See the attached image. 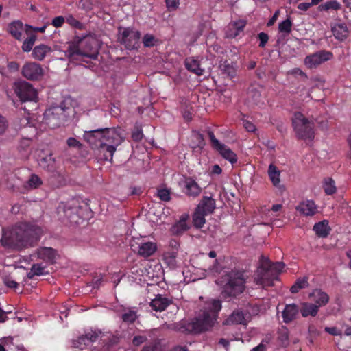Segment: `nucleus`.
Instances as JSON below:
<instances>
[{
  "label": "nucleus",
  "instance_id": "nucleus-31",
  "mask_svg": "<svg viewBox=\"0 0 351 351\" xmlns=\"http://www.w3.org/2000/svg\"><path fill=\"white\" fill-rule=\"evenodd\" d=\"M219 68L221 74L226 77L232 79L236 75V69L233 62L230 63L225 60L219 64Z\"/></svg>",
  "mask_w": 351,
  "mask_h": 351
},
{
  "label": "nucleus",
  "instance_id": "nucleus-28",
  "mask_svg": "<svg viewBox=\"0 0 351 351\" xmlns=\"http://www.w3.org/2000/svg\"><path fill=\"white\" fill-rule=\"evenodd\" d=\"M223 324H246V320L243 311L236 310L229 315L228 319H225Z\"/></svg>",
  "mask_w": 351,
  "mask_h": 351
},
{
  "label": "nucleus",
  "instance_id": "nucleus-14",
  "mask_svg": "<svg viewBox=\"0 0 351 351\" xmlns=\"http://www.w3.org/2000/svg\"><path fill=\"white\" fill-rule=\"evenodd\" d=\"M332 53L330 51L321 50L305 58L304 63L308 69L316 68L319 64L330 60Z\"/></svg>",
  "mask_w": 351,
  "mask_h": 351
},
{
  "label": "nucleus",
  "instance_id": "nucleus-32",
  "mask_svg": "<svg viewBox=\"0 0 351 351\" xmlns=\"http://www.w3.org/2000/svg\"><path fill=\"white\" fill-rule=\"evenodd\" d=\"M138 311L136 308L130 307L124 309L121 315V320L126 324H132L138 319Z\"/></svg>",
  "mask_w": 351,
  "mask_h": 351
},
{
  "label": "nucleus",
  "instance_id": "nucleus-49",
  "mask_svg": "<svg viewBox=\"0 0 351 351\" xmlns=\"http://www.w3.org/2000/svg\"><path fill=\"white\" fill-rule=\"evenodd\" d=\"M66 21L71 26L82 29L84 27V25L79 21L75 19L73 16L70 15L66 18Z\"/></svg>",
  "mask_w": 351,
  "mask_h": 351
},
{
  "label": "nucleus",
  "instance_id": "nucleus-24",
  "mask_svg": "<svg viewBox=\"0 0 351 351\" xmlns=\"http://www.w3.org/2000/svg\"><path fill=\"white\" fill-rule=\"evenodd\" d=\"M331 31L335 38L339 40L346 39L349 34L348 28L344 23H337L332 26Z\"/></svg>",
  "mask_w": 351,
  "mask_h": 351
},
{
  "label": "nucleus",
  "instance_id": "nucleus-37",
  "mask_svg": "<svg viewBox=\"0 0 351 351\" xmlns=\"http://www.w3.org/2000/svg\"><path fill=\"white\" fill-rule=\"evenodd\" d=\"M308 286V278L304 277L302 278H297L294 284L291 287L290 291L292 293H297L298 291L302 289L306 288Z\"/></svg>",
  "mask_w": 351,
  "mask_h": 351
},
{
  "label": "nucleus",
  "instance_id": "nucleus-29",
  "mask_svg": "<svg viewBox=\"0 0 351 351\" xmlns=\"http://www.w3.org/2000/svg\"><path fill=\"white\" fill-rule=\"evenodd\" d=\"M51 51V48L49 46L41 44L36 46L32 49V56L34 59L38 61H42L45 58L47 53Z\"/></svg>",
  "mask_w": 351,
  "mask_h": 351
},
{
  "label": "nucleus",
  "instance_id": "nucleus-53",
  "mask_svg": "<svg viewBox=\"0 0 351 351\" xmlns=\"http://www.w3.org/2000/svg\"><path fill=\"white\" fill-rule=\"evenodd\" d=\"M258 38L260 40L258 46L261 48H263L268 42L269 36L265 32H261L258 34Z\"/></svg>",
  "mask_w": 351,
  "mask_h": 351
},
{
  "label": "nucleus",
  "instance_id": "nucleus-22",
  "mask_svg": "<svg viewBox=\"0 0 351 351\" xmlns=\"http://www.w3.org/2000/svg\"><path fill=\"white\" fill-rule=\"evenodd\" d=\"M157 251V245L153 242L141 243L138 245V254L143 258H148Z\"/></svg>",
  "mask_w": 351,
  "mask_h": 351
},
{
  "label": "nucleus",
  "instance_id": "nucleus-40",
  "mask_svg": "<svg viewBox=\"0 0 351 351\" xmlns=\"http://www.w3.org/2000/svg\"><path fill=\"white\" fill-rule=\"evenodd\" d=\"M64 217L70 223H78V215L76 208H67L64 209Z\"/></svg>",
  "mask_w": 351,
  "mask_h": 351
},
{
  "label": "nucleus",
  "instance_id": "nucleus-10",
  "mask_svg": "<svg viewBox=\"0 0 351 351\" xmlns=\"http://www.w3.org/2000/svg\"><path fill=\"white\" fill-rule=\"evenodd\" d=\"M99 334L100 332L88 329L84 332V334L72 341V346L80 350L88 349L93 343L97 341Z\"/></svg>",
  "mask_w": 351,
  "mask_h": 351
},
{
  "label": "nucleus",
  "instance_id": "nucleus-55",
  "mask_svg": "<svg viewBox=\"0 0 351 351\" xmlns=\"http://www.w3.org/2000/svg\"><path fill=\"white\" fill-rule=\"evenodd\" d=\"M246 25V21L244 20H239L237 21L233 22L230 25H231L232 27H234L235 29L237 30V32H242L244 27Z\"/></svg>",
  "mask_w": 351,
  "mask_h": 351
},
{
  "label": "nucleus",
  "instance_id": "nucleus-64",
  "mask_svg": "<svg viewBox=\"0 0 351 351\" xmlns=\"http://www.w3.org/2000/svg\"><path fill=\"white\" fill-rule=\"evenodd\" d=\"M221 168L218 165H215L211 167L210 174L211 175H219L221 173Z\"/></svg>",
  "mask_w": 351,
  "mask_h": 351
},
{
  "label": "nucleus",
  "instance_id": "nucleus-54",
  "mask_svg": "<svg viewBox=\"0 0 351 351\" xmlns=\"http://www.w3.org/2000/svg\"><path fill=\"white\" fill-rule=\"evenodd\" d=\"M147 341V337L138 335V336L134 337L133 340H132V343H133V345L134 346H139L143 344Z\"/></svg>",
  "mask_w": 351,
  "mask_h": 351
},
{
  "label": "nucleus",
  "instance_id": "nucleus-16",
  "mask_svg": "<svg viewBox=\"0 0 351 351\" xmlns=\"http://www.w3.org/2000/svg\"><path fill=\"white\" fill-rule=\"evenodd\" d=\"M172 304V299L168 298L163 295H156L154 299L151 300L149 306L154 311L162 312Z\"/></svg>",
  "mask_w": 351,
  "mask_h": 351
},
{
  "label": "nucleus",
  "instance_id": "nucleus-26",
  "mask_svg": "<svg viewBox=\"0 0 351 351\" xmlns=\"http://www.w3.org/2000/svg\"><path fill=\"white\" fill-rule=\"evenodd\" d=\"M56 252L51 247H41L38 251V256L46 263H53L56 259Z\"/></svg>",
  "mask_w": 351,
  "mask_h": 351
},
{
  "label": "nucleus",
  "instance_id": "nucleus-58",
  "mask_svg": "<svg viewBox=\"0 0 351 351\" xmlns=\"http://www.w3.org/2000/svg\"><path fill=\"white\" fill-rule=\"evenodd\" d=\"M169 10H175L179 5V0H165Z\"/></svg>",
  "mask_w": 351,
  "mask_h": 351
},
{
  "label": "nucleus",
  "instance_id": "nucleus-3",
  "mask_svg": "<svg viewBox=\"0 0 351 351\" xmlns=\"http://www.w3.org/2000/svg\"><path fill=\"white\" fill-rule=\"evenodd\" d=\"M221 308L219 300L213 299L206 303L202 313L195 319L188 321L182 320L177 324V330L180 332L199 334L212 328Z\"/></svg>",
  "mask_w": 351,
  "mask_h": 351
},
{
  "label": "nucleus",
  "instance_id": "nucleus-36",
  "mask_svg": "<svg viewBox=\"0 0 351 351\" xmlns=\"http://www.w3.org/2000/svg\"><path fill=\"white\" fill-rule=\"evenodd\" d=\"M324 191L325 194L328 195H332L336 192V186L335 185V181L332 178L328 177L325 178L323 185Z\"/></svg>",
  "mask_w": 351,
  "mask_h": 351
},
{
  "label": "nucleus",
  "instance_id": "nucleus-44",
  "mask_svg": "<svg viewBox=\"0 0 351 351\" xmlns=\"http://www.w3.org/2000/svg\"><path fill=\"white\" fill-rule=\"evenodd\" d=\"M131 138L134 142H140L143 138V132L142 131L141 126L136 124L133 130H132Z\"/></svg>",
  "mask_w": 351,
  "mask_h": 351
},
{
  "label": "nucleus",
  "instance_id": "nucleus-34",
  "mask_svg": "<svg viewBox=\"0 0 351 351\" xmlns=\"http://www.w3.org/2000/svg\"><path fill=\"white\" fill-rule=\"evenodd\" d=\"M267 173L273 186H278L280 182V171L278 169L277 167L273 164L269 165Z\"/></svg>",
  "mask_w": 351,
  "mask_h": 351
},
{
  "label": "nucleus",
  "instance_id": "nucleus-61",
  "mask_svg": "<svg viewBox=\"0 0 351 351\" xmlns=\"http://www.w3.org/2000/svg\"><path fill=\"white\" fill-rule=\"evenodd\" d=\"M32 140L30 138H24L20 143V147L23 150H26L31 145Z\"/></svg>",
  "mask_w": 351,
  "mask_h": 351
},
{
  "label": "nucleus",
  "instance_id": "nucleus-20",
  "mask_svg": "<svg viewBox=\"0 0 351 351\" xmlns=\"http://www.w3.org/2000/svg\"><path fill=\"white\" fill-rule=\"evenodd\" d=\"M188 215H182L179 221L171 228V232L173 235H182L190 228L187 224Z\"/></svg>",
  "mask_w": 351,
  "mask_h": 351
},
{
  "label": "nucleus",
  "instance_id": "nucleus-21",
  "mask_svg": "<svg viewBox=\"0 0 351 351\" xmlns=\"http://www.w3.org/2000/svg\"><path fill=\"white\" fill-rule=\"evenodd\" d=\"M184 65L186 69L199 75H203L204 70L200 67L199 61L194 57H188L184 60Z\"/></svg>",
  "mask_w": 351,
  "mask_h": 351
},
{
  "label": "nucleus",
  "instance_id": "nucleus-33",
  "mask_svg": "<svg viewBox=\"0 0 351 351\" xmlns=\"http://www.w3.org/2000/svg\"><path fill=\"white\" fill-rule=\"evenodd\" d=\"M25 26L20 21H13L9 25V32L16 40L21 39L22 31L24 30Z\"/></svg>",
  "mask_w": 351,
  "mask_h": 351
},
{
  "label": "nucleus",
  "instance_id": "nucleus-47",
  "mask_svg": "<svg viewBox=\"0 0 351 351\" xmlns=\"http://www.w3.org/2000/svg\"><path fill=\"white\" fill-rule=\"evenodd\" d=\"M248 97L252 98L254 103L258 102V99L261 97V93L255 87H250L247 91Z\"/></svg>",
  "mask_w": 351,
  "mask_h": 351
},
{
  "label": "nucleus",
  "instance_id": "nucleus-15",
  "mask_svg": "<svg viewBox=\"0 0 351 351\" xmlns=\"http://www.w3.org/2000/svg\"><path fill=\"white\" fill-rule=\"evenodd\" d=\"M182 191L188 197L196 198L202 193V188L193 177H185Z\"/></svg>",
  "mask_w": 351,
  "mask_h": 351
},
{
  "label": "nucleus",
  "instance_id": "nucleus-18",
  "mask_svg": "<svg viewBox=\"0 0 351 351\" xmlns=\"http://www.w3.org/2000/svg\"><path fill=\"white\" fill-rule=\"evenodd\" d=\"M298 312H300V307L295 304H287L282 312L283 322L289 324L295 320Z\"/></svg>",
  "mask_w": 351,
  "mask_h": 351
},
{
  "label": "nucleus",
  "instance_id": "nucleus-42",
  "mask_svg": "<svg viewBox=\"0 0 351 351\" xmlns=\"http://www.w3.org/2000/svg\"><path fill=\"white\" fill-rule=\"evenodd\" d=\"M37 38V36L34 34H31L29 37H27L23 43L22 50L24 52H29L32 50V47L34 45Z\"/></svg>",
  "mask_w": 351,
  "mask_h": 351
},
{
  "label": "nucleus",
  "instance_id": "nucleus-63",
  "mask_svg": "<svg viewBox=\"0 0 351 351\" xmlns=\"http://www.w3.org/2000/svg\"><path fill=\"white\" fill-rule=\"evenodd\" d=\"M239 33L240 32H237L234 27H232L231 25H230L227 32V36L230 38H235L239 34Z\"/></svg>",
  "mask_w": 351,
  "mask_h": 351
},
{
  "label": "nucleus",
  "instance_id": "nucleus-27",
  "mask_svg": "<svg viewBox=\"0 0 351 351\" xmlns=\"http://www.w3.org/2000/svg\"><path fill=\"white\" fill-rule=\"evenodd\" d=\"M330 230H331L327 220L317 222L313 226V231L315 232V234L319 238L327 237L329 235Z\"/></svg>",
  "mask_w": 351,
  "mask_h": 351
},
{
  "label": "nucleus",
  "instance_id": "nucleus-13",
  "mask_svg": "<svg viewBox=\"0 0 351 351\" xmlns=\"http://www.w3.org/2000/svg\"><path fill=\"white\" fill-rule=\"evenodd\" d=\"M21 74L29 80L38 81L44 75V70L39 64L30 62L23 65Z\"/></svg>",
  "mask_w": 351,
  "mask_h": 351
},
{
  "label": "nucleus",
  "instance_id": "nucleus-52",
  "mask_svg": "<svg viewBox=\"0 0 351 351\" xmlns=\"http://www.w3.org/2000/svg\"><path fill=\"white\" fill-rule=\"evenodd\" d=\"M141 351H162L158 342L154 341L149 345L145 346Z\"/></svg>",
  "mask_w": 351,
  "mask_h": 351
},
{
  "label": "nucleus",
  "instance_id": "nucleus-57",
  "mask_svg": "<svg viewBox=\"0 0 351 351\" xmlns=\"http://www.w3.org/2000/svg\"><path fill=\"white\" fill-rule=\"evenodd\" d=\"M176 252H172L168 254V256L166 257V259L167 260V263L169 265H171L172 267H175L176 265Z\"/></svg>",
  "mask_w": 351,
  "mask_h": 351
},
{
  "label": "nucleus",
  "instance_id": "nucleus-50",
  "mask_svg": "<svg viewBox=\"0 0 351 351\" xmlns=\"http://www.w3.org/2000/svg\"><path fill=\"white\" fill-rule=\"evenodd\" d=\"M47 28V25H45L42 27H33L30 25L26 24L25 25L24 31L27 34H29L31 31L34 32H39L41 33H44L45 32V29Z\"/></svg>",
  "mask_w": 351,
  "mask_h": 351
},
{
  "label": "nucleus",
  "instance_id": "nucleus-2",
  "mask_svg": "<svg viewBox=\"0 0 351 351\" xmlns=\"http://www.w3.org/2000/svg\"><path fill=\"white\" fill-rule=\"evenodd\" d=\"M42 230L38 226L27 222L17 223L12 230L3 232L1 243L3 247L21 249L33 247L39 241Z\"/></svg>",
  "mask_w": 351,
  "mask_h": 351
},
{
  "label": "nucleus",
  "instance_id": "nucleus-7",
  "mask_svg": "<svg viewBox=\"0 0 351 351\" xmlns=\"http://www.w3.org/2000/svg\"><path fill=\"white\" fill-rule=\"evenodd\" d=\"M245 276L243 271H231L228 274L223 294L236 297L243 293L245 288Z\"/></svg>",
  "mask_w": 351,
  "mask_h": 351
},
{
  "label": "nucleus",
  "instance_id": "nucleus-51",
  "mask_svg": "<svg viewBox=\"0 0 351 351\" xmlns=\"http://www.w3.org/2000/svg\"><path fill=\"white\" fill-rule=\"evenodd\" d=\"M208 136H209L210 144H211L213 149H215V148L224 145V144L221 143V142H219V141L216 138L213 132L209 131Z\"/></svg>",
  "mask_w": 351,
  "mask_h": 351
},
{
  "label": "nucleus",
  "instance_id": "nucleus-30",
  "mask_svg": "<svg viewBox=\"0 0 351 351\" xmlns=\"http://www.w3.org/2000/svg\"><path fill=\"white\" fill-rule=\"evenodd\" d=\"M319 306L313 303H302L301 308H300V312L301 313V315L304 317H306L307 316H313L315 317L317 312H319Z\"/></svg>",
  "mask_w": 351,
  "mask_h": 351
},
{
  "label": "nucleus",
  "instance_id": "nucleus-11",
  "mask_svg": "<svg viewBox=\"0 0 351 351\" xmlns=\"http://www.w3.org/2000/svg\"><path fill=\"white\" fill-rule=\"evenodd\" d=\"M39 166L53 173V177H58V184L62 186L65 183L64 173L58 171V163L51 154L45 157H41L38 161Z\"/></svg>",
  "mask_w": 351,
  "mask_h": 351
},
{
  "label": "nucleus",
  "instance_id": "nucleus-19",
  "mask_svg": "<svg viewBox=\"0 0 351 351\" xmlns=\"http://www.w3.org/2000/svg\"><path fill=\"white\" fill-rule=\"evenodd\" d=\"M296 210L305 216H313L317 211L315 202L311 200L300 202L296 206Z\"/></svg>",
  "mask_w": 351,
  "mask_h": 351
},
{
  "label": "nucleus",
  "instance_id": "nucleus-1",
  "mask_svg": "<svg viewBox=\"0 0 351 351\" xmlns=\"http://www.w3.org/2000/svg\"><path fill=\"white\" fill-rule=\"evenodd\" d=\"M84 139L91 146L93 149H98L103 154L102 160H112L117 146L124 141L121 129L118 128H106L86 131Z\"/></svg>",
  "mask_w": 351,
  "mask_h": 351
},
{
  "label": "nucleus",
  "instance_id": "nucleus-4",
  "mask_svg": "<svg viewBox=\"0 0 351 351\" xmlns=\"http://www.w3.org/2000/svg\"><path fill=\"white\" fill-rule=\"evenodd\" d=\"M68 47L64 51L65 57L69 62L80 60V57L97 60L99 53V41L91 36H75L67 42Z\"/></svg>",
  "mask_w": 351,
  "mask_h": 351
},
{
  "label": "nucleus",
  "instance_id": "nucleus-46",
  "mask_svg": "<svg viewBox=\"0 0 351 351\" xmlns=\"http://www.w3.org/2000/svg\"><path fill=\"white\" fill-rule=\"evenodd\" d=\"M156 40L152 34H146L143 38V43L146 47H151L155 45Z\"/></svg>",
  "mask_w": 351,
  "mask_h": 351
},
{
  "label": "nucleus",
  "instance_id": "nucleus-60",
  "mask_svg": "<svg viewBox=\"0 0 351 351\" xmlns=\"http://www.w3.org/2000/svg\"><path fill=\"white\" fill-rule=\"evenodd\" d=\"M324 330L333 336H341L342 335V332L335 327H326Z\"/></svg>",
  "mask_w": 351,
  "mask_h": 351
},
{
  "label": "nucleus",
  "instance_id": "nucleus-48",
  "mask_svg": "<svg viewBox=\"0 0 351 351\" xmlns=\"http://www.w3.org/2000/svg\"><path fill=\"white\" fill-rule=\"evenodd\" d=\"M158 196L160 200L166 202H169L171 199L170 197V191L167 189L158 190Z\"/></svg>",
  "mask_w": 351,
  "mask_h": 351
},
{
  "label": "nucleus",
  "instance_id": "nucleus-45",
  "mask_svg": "<svg viewBox=\"0 0 351 351\" xmlns=\"http://www.w3.org/2000/svg\"><path fill=\"white\" fill-rule=\"evenodd\" d=\"M42 184V181L38 176L36 174H32L27 180V184H29L31 189H36Z\"/></svg>",
  "mask_w": 351,
  "mask_h": 351
},
{
  "label": "nucleus",
  "instance_id": "nucleus-59",
  "mask_svg": "<svg viewBox=\"0 0 351 351\" xmlns=\"http://www.w3.org/2000/svg\"><path fill=\"white\" fill-rule=\"evenodd\" d=\"M64 17L62 16L55 17L51 22V24L56 27H60L65 21Z\"/></svg>",
  "mask_w": 351,
  "mask_h": 351
},
{
  "label": "nucleus",
  "instance_id": "nucleus-56",
  "mask_svg": "<svg viewBox=\"0 0 351 351\" xmlns=\"http://www.w3.org/2000/svg\"><path fill=\"white\" fill-rule=\"evenodd\" d=\"M67 145L69 147H73V148H81L82 144L75 138L73 137H69L67 139Z\"/></svg>",
  "mask_w": 351,
  "mask_h": 351
},
{
  "label": "nucleus",
  "instance_id": "nucleus-25",
  "mask_svg": "<svg viewBox=\"0 0 351 351\" xmlns=\"http://www.w3.org/2000/svg\"><path fill=\"white\" fill-rule=\"evenodd\" d=\"M310 297L313 298L315 304L319 306V308L324 306L329 301V295L326 292L319 289H315L310 294Z\"/></svg>",
  "mask_w": 351,
  "mask_h": 351
},
{
  "label": "nucleus",
  "instance_id": "nucleus-39",
  "mask_svg": "<svg viewBox=\"0 0 351 351\" xmlns=\"http://www.w3.org/2000/svg\"><path fill=\"white\" fill-rule=\"evenodd\" d=\"M341 9V4L335 0L326 2L318 6L319 11H328L329 10H338Z\"/></svg>",
  "mask_w": 351,
  "mask_h": 351
},
{
  "label": "nucleus",
  "instance_id": "nucleus-35",
  "mask_svg": "<svg viewBox=\"0 0 351 351\" xmlns=\"http://www.w3.org/2000/svg\"><path fill=\"white\" fill-rule=\"evenodd\" d=\"M210 214H206L199 210H195V213L193 214V226L196 228H201L206 223L205 217Z\"/></svg>",
  "mask_w": 351,
  "mask_h": 351
},
{
  "label": "nucleus",
  "instance_id": "nucleus-6",
  "mask_svg": "<svg viewBox=\"0 0 351 351\" xmlns=\"http://www.w3.org/2000/svg\"><path fill=\"white\" fill-rule=\"evenodd\" d=\"M292 126L298 139L310 141L314 140V121L309 120L300 111L295 112L292 117Z\"/></svg>",
  "mask_w": 351,
  "mask_h": 351
},
{
  "label": "nucleus",
  "instance_id": "nucleus-8",
  "mask_svg": "<svg viewBox=\"0 0 351 351\" xmlns=\"http://www.w3.org/2000/svg\"><path fill=\"white\" fill-rule=\"evenodd\" d=\"M53 119H54L53 112L45 111L41 114L27 112L25 117L26 125L34 128V131L46 130L47 128H53L55 124L51 123V120Z\"/></svg>",
  "mask_w": 351,
  "mask_h": 351
},
{
  "label": "nucleus",
  "instance_id": "nucleus-17",
  "mask_svg": "<svg viewBox=\"0 0 351 351\" xmlns=\"http://www.w3.org/2000/svg\"><path fill=\"white\" fill-rule=\"evenodd\" d=\"M215 210V199L211 197L203 196L195 210L211 215Z\"/></svg>",
  "mask_w": 351,
  "mask_h": 351
},
{
  "label": "nucleus",
  "instance_id": "nucleus-43",
  "mask_svg": "<svg viewBox=\"0 0 351 351\" xmlns=\"http://www.w3.org/2000/svg\"><path fill=\"white\" fill-rule=\"evenodd\" d=\"M292 25V22L289 17L278 24V30L280 32L289 34L291 32Z\"/></svg>",
  "mask_w": 351,
  "mask_h": 351
},
{
  "label": "nucleus",
  "instance_id": "nucleus-23",
  "mask_svg": "<svg viewBox=\"0 0 351 351\" xmlns=\"http://www.w3.org/2000/svg\"><path fill=\"white\" fill-rule=\"evenodd\" d=\"M225 160L234 165L238 161L236 154L228 146L223 145L215 149Z\"/></svg>",
  "mask_w": 351,
  "mask_h": 351
},
{
  "label": "nucleus",
  "instance_id": "nucleus-38",
  "mask_svg": "<svg viewBox=\"0 0 351 351\" xmlns=\"http://www.w3.org/2000/svg\"><path fill=\"white\" fill-rule=\"evenodd\" d=\"M60 107L61 110H70L71 108L75 109L78 107V103L76 100L69 96L65 97L61 101Z\"/></svg>",
  "mask_w": 351,
  "mask_h": 351
},
{
  "label": "nucleus",
  "instance_id": "nucleus-5",
  "mask_svg": "<svg viewBox=\"0 0 351 351\" xmlns=\"http://www.w3.org/2000/svg\"><path fill=\"white\" fill-rule=\"evenodd\" d=\"M285 267L282 262L271 263L268 258L262 256L261 264L254 275V282L263 288L271 287L274 282L278 280V275Z\"/></svg>",
  "mask_w": 351,
  "mask_h": 351
},
{
  "label": "nucleus",
  "instance_id": "nucleus-62",
  "mask_svg": "<svg viewBox=\"0 0 351 351\" xmlns=\"http://www.w3.org/2000/svg\"><path fill=\"white\" fill-rule=\"evenodd\" d=\"M243 127L245 130H247L249 132H253L255 130L254 125L249 121H243Z\"/></svg>",
  "mask_w": 351,
  "mask_h": 351
},
{
  "label": "nucleus",
  "instance_id": "nucleus-12",
  "mask_svg": "<svg viewBox=\"0 0 351 351\" xmlns=\"http://www.w3.org/2000/svg\"><path fill=\"white\" fill-rule=\"evenodd\" d=\"M141 38V33L138 31H134L131 28H124L121 33V37L119 38L121 44L123 45L127 49H134L137 48Z\"/></svg>",
  "mask_w": 351,
  "mask_h": 351
},
{
  "label": "nucleus",
  "instance_id": "nucleus-9",
  "mask_svg": "<svg viewBox=\"0 0 351 351\" xmlns=\"http://www.w3.org/2000/svg\"><path fill=\"white\" fill-rule=\"evenodd\" d=\"M13 89L22 102L36 101L38 93L30 83L24 80L16 82L14 83Z\"/></svg>",
  "mask_w": 351,
  "mask_h": 351
},
{
  "label": "nucleus",
  "instance_id": "nucleus-41",
  "mask_svg": "<svg viewBox=\"0 0 351 351\" xmlns=\"http://www.w3.org/2000/svg\"><path fill=\"white\" fill-rule=\"evenodd\" d=\"M46 274L45 267L41 265V264L36 263L32 266L30 271L27 273V277L32 278L34 276L45 275Z\"/></svg>",
  "mask_w": 351,
  "mask_h": 351
}]
</instances>
